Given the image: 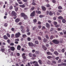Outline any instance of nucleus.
Listing matches in <instances>:
<instances>
[{
  "mask_svg": "<svg viewBox=\"0 0 66 66\" xmlns=\"http://www.w3.org/2000/svg\"><path fill=\"white\" fill-rule=\"evenodd\" d=\"M17 13L14 11H13L11 12V15L13 16H16Z\"/></svg>",
  "mask_w": 66,
  "mask_h": 66,
  "instance_id": "20e7f679",
  "label": "nucleus"
},
{
  "mask_svg": "<svg viewBox=\"0 0 66 66\" xmlns=\"http://www.w3.org/2000/svg\"><path fill=\"white\" fill-rule=\"evenodd\" d=\"M21 15L22 17H24L25 15L26 14L24 13H21Z\"/></svg>",
  "mask_w": 66,
  "mask_h": 66,
  "instance_id": "aec40b11",
  "label": "nucleus"
},
{
  "mask_svg": "<svg viewBox=\"0 0 66 66\" xmlns=\"http://www.w3.org/2000/svg\"><path fill=\"white\" fill-rule=\"evenodd\" d=\"M21 35L20 33L18 32L17 33L15 34V36L16 38H18L19 37V36H20Z\"/></svg>",
  "mask_w": 66,
  "mask_h": 66,
  "instance_id": "f03ea898",
  "label": "nucleus"
},
{
  "mask_svg": "<svg viewBox=\"0 0 66 66\" xmlns=\"http://www.w3.org/2000/svg\"><path fill=\"white\" fill-rule=\"evenodd\" d=\"M26 2L25 3V4L26 5H27V6H28V2L26 1Z\"/></svg>",
  "mask_w": 66,
  "mask_h": 66,
  "instance_id": "ea45409f",
  "label": "nucleus"
},
{
  "mask_svg": "<svg viewBox=\"0 0 66 66\" xmlns=\"http://www.w3.org/2000/svg\"><path fill=\"white\" fill-rule=\"evenodd\" d=\"M35 53L36 54H39V51H36L35 52Z\"/></svg>",
  "mask_w": 66,
  "mask_h": 66,
  "instance_id": "052dcab7",
  "label": "nucleus"
},
{
  "mask_svg": "<svg viewBox=\"0 0 66 66\" xmlns=\"http://www.w3.org/2000/svg\"><path fill=\"white\" fill-rule=\"evenodd\" d=\"M63 17H62V16H60L59 17H58V19H63Z\"/></svg>",
  "mask_w": 66,
  "mask_h": 66,
  "instance_id": "7c9ffc66",
  "label": "nucleus"
},
{
  "mask_svg": "<svg viewBox=\"0 0 66 66\" xmlns=\"http://www.w3.org/2000/svg\"><path fill=\"white\" fill-rule=\"evenodd\" d=\"M8 24H7V23H5L4 24V26L5 27H7V25H8Z\"/></svg>",
  "mask_w": 66,
  "mask_h": 66,
  "instance_id": "f704fd0d",
  "label": "nucleus"
},
{
  "mask_svg": "<svg viewBox=\"0 0 66 66\" xmlns=\"http://www.w3.org/2000/svg\"><path fill=\"white\" fill-rule=\"evenodd\" d=\"M37 20L36 19H35L33 20V22L34 23H36L37 22Z\"/></svg>",
  "mask_w": 66,
  "mask_h": 66,
  "instance_id": "2f4dec72",
  "label": "nucleus"
},
{
  "mask_svg": "<svg viewBox=\"0 0 66 66\" xmlns=\"http://www.w3.org/2000/svg\"><path fill=\"white\" fill-rule=\"evenodd\" d=\"M7 42L8 43H10V42H11V41H10V39H8L7 40Z\"/></svg>",
  "mask_w": 66,
  "mask_h": 66,
  "instance_id": "8fccbe9b",
  "label": "nucleus"
},
{
  "mask_svg": "<svg viewBox=\"0 0 66 66\" xmlns=\"http://www.w3.org/2000/svg\"><path fill=\"white\" fill-rule=\"evenodd\" d=\"M11 30L12 31H13V32H14V31H15V29H14V28H11Z\"/></svg>",
  "mask_w": 66,
  "mask_h": 66,
  "instance_id": "774afa93",
  "label": "nucleus"
},
{
  "mask_svg": "<svg viewBox=\"0 0 66 66\" xmlns=\"http://www.w3.org/2000/svg\"><path fill=\"white\" fill-rule=\"evenodd\" d=\"M55 25H57V23L56 22H54L53 23Z\"/></svg>",
  "mask_w": 66,
  "mask_h": 66,
  "instance_id": "c9c22d12",
  "label": "nucleus"
},
{
  "mask_svg": "<svg viewBox=\"0 0 66 66\" xmlns=\"http://www.w3.org/2000/svg\"><path fill=\"white\" fill-rule=\"evenodd\" d=\"M22 58L23 59V61H22V62H23V61L24 62H26V61H27V59L25 60V59H26V56H23Z\"/></svg>",
  "mask_w": 66,
  "mask_h": 66,
  "instance_id": "0eeeda50",
  "label": "nucleus"
},
{
  "mask_svg": "<svg viewBox=\"0 0 66 66\" xmlns=\"http://www.w3.org/2000/svg\"><path fill=\"white\" fill-rule=\"evenodd\" d=\"M46 29V27L45 26H43L42 28V30H43L44 29Z\"/></svg>",
  "mask_w": 66,
  "mask_h": 66,
  "instance_id": "680f3d73",
  "label": "nucleus"
},
{
  "mask_svg": "<svg viewBox=\"0 0 66 66\" xmlns=\"http://www.w3.org/2000/svg\"><path fill=\"white\" fill-rule=\"evenodd\" d=\"M21 49V46L20 45H18L17 46V49L18 50H20Z\"/></svg>",
  "mask_w": 66,
  "mask_h": 66,
  "instance_id": "1a4fd4ad",
  "label": "nucleus"
},
{
  "mask_svg": "<svg viewBox=\"0 0 66 66\" xmlns=\"http://www.w3.org/2000/svg\"><path fill=\"white\" fill-rule=\"evenodd\" d=\"M52 42L55 44H59V43H60V42L59 41V40L56 39H55L52 40Z\"/></svg>",
  "mask_w": 66,
  "mask_h": 66,
  "instance_id": "f257e3e1",
  "label": "nucleus"
},
{
  "mask_svg": "<svg viewBox=\"0 0 66 66\" xmlns=\"http://www.w3.org/2000/svg\"><path fill=\"white\" fill-rule=\"evenodd\" d=\"M15 5L14 6V7H16V6H18V3H16L15 4Z\"/></svg>",
  "mask_w": 66,
  "mask_h": 66,
  "instance_id": "a19ab883",
  "label": "nucleus"
},
{
  "mask_svg": "<svg viewBox=\"0 0 66 66\" xmlns=\"http://www.w3.org/2000/svg\"><path fill=\"white\" fill-rule=\"evenodd\" d=\"M38 38L39 40H42V38L40 37H38Z\"/></svg>",
  "mask_w": 66,
  "mask_h": 66,
  "instance_id": "4c0bfd02",
  "label": "nucleus"
},
{
  "mask_svg": "<svg viewBox=\"0 0 66 66\" xmlns=\"http://www.w3.org/2000/svg\"><path fill=\"white\" fill-rule=\"evenodd\" d=\"M10 46H14V43H11L10 44Z\"/></svg>",
  "mask_w": 66,
  "mask_h": 66,
  "instance_id": "bf43d9fd",
  "label": "nucleus"
},
{
  "mask_svg": "<svg viewBox=\"0 0 66 66\" xmlns=\"http://www.w3.org/2000/svg\"><path fill=\"white\" fill-rule=\"evenodd\" d=\"M37 28V27L36 26H35L34 27H33L32 28V30H35V29H36V28Z\"/></svg>",
  "mask_w": 66,
  "mask_h": 66,
  "instance_id": "58836bf2",
  "label": "nucleus"
},
{
  "mask_svg": "<svg viewBox=\"0 0 66 66\" xmlns=\"http://www.w3.org/2000/svg\"><path fill=\"white\" fill-rule=\"evenodd\" d=\"M54 54L55 55H57L58 54H59V53H58V52L56 51H55L54 52Z\"/></svg>",
  "mask_w": 66,
  "mask_h": 66,
  "instance_id": "412c9836",
  "label": "nucleus"
},
{
  "mask_svg": "<svg viewBox=\"0 0 66 66\" xmlns=\"http://www.w3.org/2000/svg\"><path fill=\"white\" fill-rule=\"evenodd\" d=\"M23 18H24V20L27 19H28V16L26 14L23 17Z\"/></svg>",
  "mask_w": 66,
  "mask_h": 66,
  "instance_id": "ddd939ff",
  "label": "nucleus"
},
{
  "mask_svg": "<svg viewBox=\"0 0 66 66\" xmlns=\"http://www.w3.org/2000/svg\"><path fill=\"white\" fill-rule=\"evenodd\" d=\"M58 8L59 10H62V9H63L62 7L61 6H59L58 7Z\"/></svg>",
  "mask_w": 66,
  "mask_h": 66,
  "instance_id": "5701e85b",
  "label": "nucleus"
},
{
  "mask_svg": "<svg viewBox=\"0 0 66 66\" xmlns=\"http://www.w3.org/2000/svg\"><path fill=\"white\" fill-rule=\"evenodd\" d=\"M62 52L63 53H64L65 52V49L64 48L62 49Z\"/></svg>",
  "mask_w": 66,
  "mask_h": 66,
  "instance_id": "864d4df0",
  "label": "nucleus"
},
{
  "mask_svg": "<svg viewBox=\"0 0 66 66\" xmlns=\"http://www.w3.org/2000/svg\"><path fill=\"white\" fill-rule=\"evenodd\" d=\"M32 4L33 5H36V3L34 2H33L32 3Z\"/></svg>",
  "mask_w": 66,
  "mask_h": 66,
  "instance_id": "0e129e2a",
  "label": "nucleus"
},
{
  "mask_svg": "<svg viewBox=\"0 0 66 66\" xmlns=\"http://www.w3.org/2000/svg\"><path fill=\"white\" fill-rule=\"evenodd\" d=\"M18 7H16V8L15 9V11L16 12H17V11H18Z\"/></svg>",
  "mask_w": 66,
  "mask_h": 66,
  "instance_id": "de8ad7c7",
  "label": "nucleus"
},
{
  "mask_svg": "<svg viewBox=\"0 0 66 66\" xmlns=\"http://www.w3.org/2000/svg\"><path fill=\"white\" fill-rule=\"evenodd\" d=\"M16 54L17 55V56H20V54L19 53H16Z\"/></svg>",
  "mask_w": 66,
  "mask_h": 66,
  "instance_id": "603ef678",
  "label": "nucleus"
},
{
  "mask_svg": "<svg viewBox=\"0 0 66 66\" xmlns=\"http://www.w3.org/2000/svg\"><path fill=\"white\" fill-rule=\"evenodd\" d=\"M19 6L22 8H24V7H26V6L25 5L23 4L22 5H20Z\"/></svg>",
  "mask_w": 66,
  "mask_h": 66,
  "instance_id": "dca6fc26",
  "label": "nucleus"
},
{
  "mask_svg": "<svg viewBox=\"0 0 66 66\" xmlns=\"http://www.w3.org/2000/svg\"><path fill=\"white\" fill-rule=\"evenodd\" d=\"M35 44L37 45H38L39 44V43H38V41L37 40H36L35 41Z\"/></svg>",
  "mask_w": 66,
  "mask_h": 66,
  "instance_id": "4be33fe9",
  "label": "nucleus"
},
{
  "mask_svg": "<svg viewBox=\"0 0 66 66\" xmlns=\"http://www.w3.org/2000/svg\"><path fill=\"white\" fill-rule=\"evenodd\" d=\"M52 56H48L47 57V59H52Z\"/></svg>",
  "mask_w": 66,
  "mask_h": 66,
  "instance_id": "473e14b6",
  "label": "nucleus"
},
{
  "mask_svg": "<svg viewBox=\"0 0 66 66\" xmlns=\"http://www.w3.org/2000/svg\"><path fill=\"white\" fill-rule=\"evenodd\" d=\"M6 35L8 37H11V35L10 34L7 33L6 34Z\"/></svg>",
  "mask_w": 66,
  "mask_h": 66,
  "instance_id": "bb28decb",
  "label": "nucleus"
},
{
  "mask_svg": "<svg viewBox=\"0 0 66 66\" xmlns=\"http://www.w3.org/2000/svg\"><path fill=\"white\" fill-rule=\"evenodd\" d=\"M52 2L53 3H56V1L55 0H52Z\"/></svg>",
  "mask_w": 66,
  "mask_h": 66,
  "instance_id": "c03bdc74",
  "label": "nucleus"
},
{
  "mask_svg": "<svg viewBox=\"0 0 66 66\" xmlns=\"http://www.w3.org/2000/svg\"><path fill=\"white\" fill-rule=\"evenodd\" d=\"M35 9V7H31V11H33Z\"/></svg>",
  "mask_w": 66,
  "mask_h": 66,
  "instance_id": "37998d69",
  "label": "nucleus"
},
{
  "mask_svg": "<svg viewBox=\"0 0 66 66\" xmlns=\"http://www.w3.org/2000/svg\"><path fill=\"white\" fill-rule=\"evenodd\" d=\"M35 14V11H34L31 14L30 16V17H34Z\"/></svg>",
  "mask_w": 66,
  "mask_h": 66,
  "instance_id": "7ed1b4c3",
  "label": "nucleus"
},
{
  "mask_svg": "<svg viewBox=\"0 0 66 66\" xmlns=\"http://www.w3.org/2000/svg\"><path fill=\"white\" fill-rule=\"evenodd\" d=\"M26 28L27 29L26 30V32H30V30H29V29L28 27H27Z\"/></svg>",
  "mask_w": 66,
  "mask_h": 66,
  "instance_id": "b1692460",
  "label": "nucleus"
},
{
  "mask_svg": "<svg viewBox=\"0 0 66 66\" xmlns=\"http://www.w3.org/2000/svg\"><path fill=\"white\" fill-rule=\"evenodd\" d=\"M50 50L51 51V52H53L54 51V50L52 48H51Z\"/></svg>",
  "mask_w": 66,
  "mask_h": 66,
  "instance_id": "e2e57ef3",
  "label": "nucleus"
},
{
  "mask_svg": "<svg viewBox=\"0 0 66 66\" xmlns=\"http://www.w3.org/2000/svg\"><path fill=\"white\" fill-rule=\"evenodd\" d=\"M10 49L11 51H14L15 50V47L13 46L11 47H10Z\"/></svg>",
  "mask_w": 66,
  "mask_h": 66,
  "instance_id": "9d476101",
  "label": "nucleus"
},
{
  "mask_svg": "<svg viewBox=\"0 0 66 66\" xmlns=\"http://www.w3.org/2000/svg\"><path fill=\"white\" fill-rule=\"evenodd\" d=\"M52 63L53 64H56V61H52Z\"/></svg>",
  "mask_w": 66,
  "mask_h": 66,
  "instance_id": "5fc2aeb1",
  "label": "nucleus"
},
{
  "mask_svg": "<svg viewBox=\"0 0 66 66\" xmlns=\"http://www.w3.org/2000/svg\"><path fill=\"white\" fill-rule=\"evenodd\" d=\"M53 13L52 12H51L50 11L49 13V15H50V16H52V15H53Z\"/></svg>",
  "mask_w": 66,
  "mask_h": 66,
  "instance_id": "cd10ccee",
  "label": "nucleus"
},
{
  "mask_svg": "<svg viewBox=\"0 0 66 66\" xmlns=\"http://www.w3.org/2000/svg\"><path fill=\"white\" fill-rule=\"evenodd\" d=\"M46 54L47 55H52V54L50 52H46Z\"/></svg>",
  "mask_w": 66,
  "mask_h": 66,
  "instance_id": "f3484780",
  "label": "nucleus"
},
{
  "mask_svg": "<svg viewBox=\"0 0 66 66\" xmlns=\"http://www.w3.org/2000/svg\"><path fill=\"white\" fill-rule=\"evenodd\" d=\"M46 38H47V39H49V37L48 35H45Z\"/></svg>",
  "mask_w": 66,
  "mask_h": 66,
  "instance_id": "13d9d810",
  "label": "nucleus"
},
{
  "mask_svg": "<svg viewBox=\"0 0 66 66\" xmlns=\"http://www.w3.org/2000/svg\"><path fill=\"white\" fill-rule=\"evenodd\" d=\"M27 40L28 41H31V38H30V37H28L27 38Z\"/></svg>",
  "mask_w": 66,
  "mask_h": 66,
  "instance_id": "72a5a7b5",
  "label": "nucleus"
},
{
  "mask_svg": "<svg viewBox=\"0 0 66 66\" xmlns=\"http://www.w3.org/2000/svg\"><path fill=\"white\" fill-rule=\"evenodd\" d=\"M42 9L43 11H45L46 10V8H45V7L44 6H42Z\"/></svg>",
  "mask_w": 66,
  "mask_h": 66,
  "instance_id": "f8f14e48",
  "label": "nucleus"
},
{
  "mask_svg": "<svg viewBox=\"0 0 66 66\" xmlns=\"http://www.w3.org/2000/svg\"><path fill=\"white\" fill-rule=\"evenodd\" d=\"M53 38V36L52 35L51 36L50 39H52Z\"/></svg>",
  "mask_w": 66,
  "mask_h": 66,
  "instance_id": "a18cd8bd",
  "label": "nucleus"
},
{
  "mask_svg": "<svg viewBox=\"0 0 66 66\" xmlns=\"http://www.w3.org/2000/svg\"><path fill=\"white\" fill-rule=\"evenodd\" d=\"M20 28L22 30H23V29H24V28H23V27L22 26H20Z\"/></svg>",
  "mask_w": 66,
  "mask_h": 66,
  "instance_id": "4d7b16f0",
  "label": "nucleus"
},
{
  "mask_svg": "<svg viewBox=\"0 0 66 66\" xmlns=\"http://www.w3.org/2000/svg\"><path fill=\"white\" fill-rule=\"evenodd\" d=\"M38 28L39 29H41V28H42V26L41 25H39L38 26Z\"/></svg>",
  "mask_w": 66,
  "mask_h": 66,
  "instance_id": "09e8293b",
  "label": "nucleus"
},
{
  "mask_svg": "<svg viewBox=\"0 0 66 66\" xmlns=\"http://www.w3.org/2000/svg\"><path fill=\"white\" fill-rule=\"evenodd\" d=\"M62 22L63 23H65L66 22V20L65 19H63L62 20Z\"/></svg>",
  "mask_w": 66,
  "mask_h": 66,
  "instance_id": "393cba45",
  "label": "nucleus"
},
{
  "mask_svg": "<svg viewBox=\"0 0 66 66\" xmlns=\"http://www.w3.org/2000/svg\"><path fill=\"white\" fill-rule=\"evenodd\" d=\"M37 46L35 44H33V47H37Z\"/></svg>",
  "mask_w": 66,
  "mask_h": 66,
  "instance_id": "338daca9",
  "label": "nucleus"
},
{
  "mask_svg": "<svg viewBox=\"0 0 66 66\" xmlns=\"http://www.w3.org/2000/svg\"><path fill=\"white\" fill-rule=\"evenodd\" d=\"M36 13L37 14H41V12L40 11L36 10Z\"/></svg>",
  "mask_w": 66,
  "mask_h": 66,
  "instance_id": "2eb2a0df",
  "label": "nucleus"
},
{
  "mask_svg": "<svg viewBox=\"0 0 66 66\" xmlns=\"http://www.w3.org/2000/svg\"><path fill=\"white\" fill-rule=\"evenodd\" d=\"M34 66H39V64H38V62H37V61H36V63H35L34 64Z\"/></svg>",
  "mask_w": 66,
  "mask_h": 66,
  "instance_id": "6ab92c4d",
  "label": "nucleus"
},
{
  "mask_svg": "<svg viewBox=\"0 0 66 66\" xmlns=\"http://www.w3.org/2000/svg\"><path fill=\"white\" fill-rule=\"evenodd\" d=\"M46 6L47 7H50V5L49 4H47L46 5Z\"/></svg>",
  "mask_w": 66,
  "mask_h": 66,
  "instance_id": "79ce46f5",
  "label": "nucleus"
},
{
  "mask_svg": "<svg viewBox=\"0 0 66 66\" xmlns=\"http://www.w3.org/2000/svg\"><path fill=\"white\" fill-rule=\"evenodd\" d=\"M19 21H20V19L18 18L15 19V22H18Z\"/></svg>",
  "mask_w": 66,
  "mask_h": 66,
  "instance_id": "a211bd4d",
  "label": "nucleus"
},
{
  "mask_svg": "<svg viewBox=\"0 0 66 66\" xmlns=\"http://www.w3.org/2000/svg\"><path fill=\"white\" fill-rule=\"evenodd\" d=\"M38 62L40 64H41V65L42 64V61L41 60H39L38 61Z\"/></svg>",
  "mask_w": 66,
  "mask_h": 66,
  "instance_id": "a878e982",
  "label": "nucleus"
},
{
  "mask_svg": "<svg viewBox=\"0 0 66 66\" xmlns=\"http://www.w3.org/2000/svg\"><path fill=\"white\" fill-rule=\"evenodd\" d=\"M13 9V6H12V5H11L9 7V9H10V10H12V9Z\"/></svg>",
  "mask_w": 66,
  "mask_h": 66,
  "instance_id": "c756f323",
  "label": "nucleus"
},
{
  "mask_svg": "<svg viewBox=\"0 0 66 66\" xmlns=\"http://www.w3.org/2000/svg\"><path fill=\"white\" fill-rule=\"evenodd\" d=\"M47 40H48V39L45 38H44L43 39V42L45 43H47Z\"/></svg>",
  "mask_w": 66,
  "mask_h": 66,
  "instance_id": "4468645a",
  "label": "nucleus"
},
{
  "mask_svg": "<svg viewBox=\"0 0 66 66\" xmlns=\"http://www.w3.org/2000/svg\"><path fill=\"white\" fill-rule=\"evenodd\" d=\"M1 51L2 52H4L5 51V49L1 48Z\"/></svg>",
  "mask_w": 66,
  "mask_h": 66,
  "instance_id": "c85d7f7f",
  "label": "nucleus"
},
{
  "mask_svg": "<svg viewBox=\"0 0 66 66\" xmlns=\"http://www.w3.org/2000/svg\"><path fill=\"white\" fill-rule=\"evenodd\" d=\"M46 27L47 28H49L50 27V24L47 23H46Z\"/></svg>",
  "mask_w": 66,
  "mask_h": 66,
  "instance_id": "9b49d317",
  "label": "nucleus"
},
{
  "mask_svg": "<svg viewBox=\"0 0 66 66\" xmlns=\"http://www.w3.org/2000/svg\"><path fill=\"white\" fill-rule=\"evenodd\" d=\"M27 37V35H23L22 36V37L24 38H26Z\"/></svg>",
  "mask_w": 66,
  "mask_h": 66,
  "instance_id": "e433bc0d",
  "label": "nucleus"
},
{
  "mask_svg": "<svg viewBox=\"0 0 66 66\" xmlns=\"http://www.w3.org/2000/svg\"><path fill=\"white\" fill-rule=\"evenodd\" d=\"M3 38L4 39H6V40H7V39H9V38L6 36V35H5L3 36Z\"/></svg>",
  "mask_w": 66,
  "mask_h": 66,
  "instance_id": "6e6552de",
  "label": "nucleus"
},
{
  "mask_svg": "<svg viewBox=\"0 0 66 66\" xmlns=\"http://www.w3.org/2000/svg\"><path fill=\"white\" fill-rule=\"evenodd\" d=\"M28 45L30 47H33V43L32 42H29Z\"/></svg>",
  "mask_w": 66,
  "mask_h": 66,
  "instance_id": "39448f33",
  "label": "nucleus"
},
{
  "mask_svg": "<svg viewBox=\"0 0 66 66\" xmlns=\"http://www.w3.org/2000/svg\"><path fill=\"white\" fill-rule=\"evenodd\" d=\"M39 17L40 18H43V17H44V15H40L39 16Z\"/></svg>",
  "mask_w": 66,
  "mask_h": 66,
  "instance_id": "6e6d98bb",
  "label": "nucleus"
},
{
  "mask_svg": "<svg viewBox=\"0 0 66 66\" xmlns=\"http://www.w3.org/2000/svg\"><path fill=\"white\" fill-rule=\"evenodd\" d=\"M11 37L12 38H14V34H12L11 36Z\"/></svg>",
  "mask_w": 66,
  "mask_h": 66,
  "instance_id": "3c124183",
  "label": "nucleus"
},
{
  "mask_svg": "<svg viewBox=\"0 0 66 66\" xmlns=\"http://www.w3.org/2000/svg\"><path fill=\"white\" fill-rule=\"evenodd\" d=\"M62 65H64V66H66V63H65L62 62Z\"/></svg>",
  "mask_w": 66,
  "mask_h": 66,
  "instance_id": "49530a36",
  "label": "nucleus"
},
{
  "mask_svg": "<svg viewBox=\"0 0 66 66\" xmlns=\"http://www.w3.org/2000/svg\"><path fill=\"white\" fill-rule=\"evenodd\" d=\"M42 48H43L44 50L45 51L46 50H47V48L44 45H42Z\"/></svg>",
  "mask_w": 66,
  "mask_h": 66,
  "instance_id": "423d86ee",
  "label": "nucleus"
},
{
  "mask_svg": "<svg viewBox=\"0 0 66 66\" xmlns=\"http://www.w3.org/2000/svg\"><path fill=\"white\" fill-rule=\"evenodd\" d=\"M33 56H34V57H36V54H34L33 55Z\"/></svg>",
  "mask_w": 66,
  "mask_h": 66,
  "instance_id": "69168bd1",
  "label": "nucleus"
}]
</instances>
